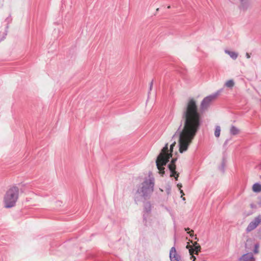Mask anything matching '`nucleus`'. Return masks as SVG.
Listing matches in <instances>:
<instances>
[{
    "instance_id": "obj_1",
    "label": "nucleus",
    "mask_w": 261,
    "mask_h": 261,
    "mask_svg": "<svg viewBox=\"0 0 261 261\" xmlns=\"http://www.w3.org/2000/svg\"><path fill=\"white\" fill-rule=\"evenodd\" d=\"M181 118L183 126L178 129L177 135L179 151L182 153L188 150L201 126V116L194 98H189L186 102Z\"/></svg>"
},
{
    "instance_id": "obj_2",
    "label": "nucleus",
    "mask_w": 261,
    "mask_h": 261,
    "mask_svg": "<svg viewBox=\"0 0 261 261\" xmlns=\"http://www.w3.org/2000/svg\"><path fill=\"white\" fill-rule=\"evenodd\" d=\"M176 142H174L170 147V149L168 148V144H166L165 146L162 149L160 153L158 155L155 163L158 169L159 170V173L163 176L164 173V166L169 161V159L172 156V152L173 151V148L175 146Z\"/></svg>"
},
{
    "instance_id": "obj_3",
    "label": "nucleus",
    "mask_w": 261,
    "mask_h": 261,
    "mask_svg": "<svg viewBox=\"0 0 261 261\" xmlns=\"http://www.w3.org/2000/svg\"><path fill=\"white\" fill-rule=\"evenodd\" d=\"M176 142H174L170 147V149L168 148V144H166L165 146L162 149L160 153L158 155L155 163L158 169L159 170V173L163 176L164 173V166L169 161V159L172 156V152L173 151V148L175 146Z\"/></svg>"
},
{
    "instance_id": "obj_4",
    "label": "nucleus",
    "mask_w": 261,
    "mask_h": 261,
    "mask_svg": "<svg viewBox=\"0 0 261 261\" xmlns=\"http://www.w3.org/2000/svg\"><path fill=\"white\" fill-rule=\"evenodd\" d=\"M154 180L151 177L146 179L140 186L136 193V198H149L153 191Z\"/></svg>"
},
{
    "instance_id": "obj_5",
    "label": "nucleus",
    "mask_w": 261,
    "mask_h": 261,
    "mask_svg": "<svg viewBox=\"0 0 261 261\" xmlns=\"http://www.w3.org/2000/svg\"><path fill=\"white\" fill-rule=\"evenodd\" d=\"M19 189L17 187L10 188L6 192L4 198L5 206L10 208L14 206L18 198Z\"/></svg>"
},
{
    "instance_id": "obj_6",
    "label": "nucleus",
    "mask_w": 261,
    "mask_h": 261,
    "mask_svg": "<svg viewBox=\"0 0 261 261\" xmlns=\"http://www.w3.org/2000/svg\"><path fill=\"white\" fill-rule=\"evenodd\" d=\"M176 160V158L172 159L170 163L168 165V166L171 172L170 177H174L175 179L177 180L179 176V173L175 171V162Z\"/></svg>"
},
{
    "instance_id": "obj_7",
    "label": "nucleus",
    "mask_w": 261,
    "mask_h": 261,
    "mask_svg": "<svg viewBox=\"0 0 261 261\" xmlns=\"http://www.w3.org/2000/svg\"><path fill=\"white\" fill-rule=\"evenodd\" d=\"M217 97V94L209 95L203 99L201 103V109L204 110L207 108L211 102Z\"/></svg>"
},
{
    "instance_id": "obj_8",
    "label": "nucleus",
    "mask_w": 261,
    "mask_h": 261,
    "mask_svg": "<svg viewBox=\"0 0 261 261\" xmlns=\"http://www.w3.org/2000/svg\"><path fill=\"white\" fill-rule=\"evenodd\" d=\"M261 222V215H259L255 217L254 219L252 221L246 228L248 232H250L254 229Z\"/></svg>"
},
{
    "instance_id": "obj_9",
    "label": "nucleus",
    "mask_w": 261,
    "mask_h": 261,
    "mask_svg": "<svg viewBox=\"0 0 261 261\" xmlns=\"http://www.w3.org/2000/svg\"><path fill=\"white\" fill-rule=\"evenodd\" d=\"M251 0H239V8L241 11H246L251 8Z\"/></svg>"
},
{
    "instance_id": "obj_10",
    "label": "nucleus",
    "mask_w": 261,
    "mask_h": 261,
    "mask_svg": "<svg viewBox=\"0 0 261 261\" xmlns=\"http://www.w3.org/2000/svg\"><path fill=\"white\" fill-rule=\"evenodd\" d=\"M171 261H182L180 256L177 253L175 247H172L170 251Z\"/></svg>"
},
{
    "instance_id": "obj_11",
    "label": "nucleus",
    "mask_w": 261,
    "mask_h": 261,
    "mask_svg": "<svg viewBox=\"0 0 261 261\" xmlns=\"http://www.w3.org/2000/svg\"><path fill=\"white\" fill-rule=\"evenodd\" d=\"M186 248L189 249V253L190 255L192 254H198V252L200 251L201 247L198 244L197 242H195L194 244V248L190 245H188Z\"/></svg>"
},
{
    "instance_id": "obj_12",
    "label": "nucleus",
    "mask_w": 261,
    "mask_h": 261,
    "mask_svg": "<svg viewBox=\"0 0 261 261\" xmlns=\"http://www.w3.org/2000/svg\"><path fill=\"white\" fill-rule=\"evenodd\" d=\"M255 258L251 253H246L242 255L239 259V261H255Z\"/></svg>"
},
{
    "instance_id": "obj_13",
    "label": "nucleus",
    "mask_w": 261,
    "mask_h": 261,
    "mask_svg": "<svg viewBox=\"0 0 261 261\" xmlns=\"http://www.w3.org/2000/svg\"><path fill=\"white\" fill-rule=\"evenodd\" d=\"M235 85V82L233 80L230 79L229 80L226 81L224 83V87L229 88V89H232L233 87Z\"/></svg>"
},
{
    "instance_id": "obj_14",
    "label": "nucleus",
    "mask_w": 261,
    "mask_h": 261,
    "mask_svg": "<svg viewBox=\"0 0 261 261\" xmlns=\"http://www.w3.org/2000/svg\"><path fill=\"white\" fill-rule=\"evenodd\" d=\"M229 132L231 135H237L240 134V130L237 127L231 125L230 127Z\"/></svg>"
},
{
    "instance_id": "obj_15",
    "label": "nucleus",
    "mask_w": 261,
    "mask_h": 261,
    "mask_svg": "<svg viewBox=\"0 0 261 261\" xmlns=\"http://www.w3.org/2000/svg\"><path fill=\"white\" fill-rule=\"evenodd\" d=\"M225 53L228 55L233 60H236L238 57V54L235 51L226 49L225 50Z\"/></svg>"
},
{
    "instance_id": "obj_16",
    "label": "nucleus",
    "mask_w": 261,
    "mask_h": 261,
    "mask_svg": "<svg viewBox=\"0 0 261 261\" xmlns=\"http://www.w3.org/2000/svg\"><path fill=\"white\" fill-rule=\"evenodd\" d=\"M252 191L255 193L261 192V185L258 183L254 184L252 186Z\"/></svg>"
},
{
    "instance_id": "obj_17",
    "label": "nucleus",
    "mask_w": 261,
    "mask_h": 261,
    "mask_svg": "<svg viewBox=\"0 0 261 261\" xmlns=\"http://www.w3.org/2000/svg\"><path fill=\"white\" fill-rule=\"evenodd\" d=\"M221 132V127L220 126H216L215 131V136L216 137L218 138L220 135Z\"/></svg>"
},
{
    "instance_id": "obj_18",
    "label": "nucleus",
    "mask_w": 261,
    "mask_h": 261,
    "mask_svg": "<svg viewBox=\"0 0 261 261\" xmlns=\"http://www.w3.org/2000/svg\"><path fill=\"white\" fill-rule=\"evenodd\" d=\"M259 248V245L258 244H256L254 246V249L253 250V251L255 253H258Z\"/></svg>"
},
{
    "instance_id": "obj_19",
    "label": "nucleus",
    "mask_w": 261,
    "mask_h": 261,
    "mask_svg": "<svg viewBox=\"0 0 261 261\" xmlns=\"http://www.w3.org/2000/svg\"><path fill=\"white\" fill-rule=\"evenodd\" d=\"M180 190V193L181 194V197L182 198V199L184 200H185V198L183 197V195H184V193L183 192V191L182 190Z\"/></svg>"
},
{
    "instance_id": "obj_20",
    "label": "nucleus",
    "mask_w": 261,
    "mask_h": 261,
    "mask_svg": "<svg viewBox=\"0 0 261 261\" xmlns=\"http://www.w3.org/2000/svg\"><path fill=\"white\" fill-rule=\"evenodd\" d=\"M189 233L190 234L191 237H193L194 236V231L193 230H191L189 232Z\"/></svg>"
},
{
    "instance_id": "obj_21",
    "label": "nucleus",
    "mask_w": 261,
    "mask_h": 261,
    "mask_svg": "<svg viewBox=\"0 0 261 261\" xmlns=\"http://www.w3.org/2000/svg\"><path fill=\"white\" fill-rule=\"evenodd\" d=\"M191 255V259H193V261H195V259H196V257H195V256H194L193 255V254H192V255Z\"/></svg>"
},
{
    "instance_id": "obj_22",
    "label": "nucleus",
    "mask_w": 261,
    "mask_h": 261,
    "mask_svg": "<svg viewBox=\"0 0 261 261\" xmlns=\"http://www.w3.org/2000/svg\"><path fill=\"white\" fill-rule=\"evenodd\" d=\"M177 186L179 188V190H180V188L182 187V185L181 184H177Z\"/></svg>"
},
{
    "instance_id": "obj_23",
    "label": "nucleus",
    "mask_w": 261,
    "mask_h": 261,
    "mask_svg": "<svg viewBox=\"0 0 261 261\" xmlns=\"http://www.w3.org/2000/svg\"><path fill=\"white\" fill-rule=\"evenodd\" d=\"M246 57H247L248 59H249V58H250V56L249 54H248V53H246Z\"/></svg>"
},
{
    "instance_id": "obj_24",
    "label": "nucleus",
    "mask_w": 261,
    "mask_h": 261,
    "mask_svg": "<svg viewBox=\"0 0 261 261\" xmlns=\"http://www.w3.org/2000/svg\"><path fill=\"white\" fill-rule=\"evenodd\" d=\"M152 85H153V82H152L150 83V89L152 88Z\"/></svg>"
},
{
    "instance_id": "obj_25",
    "label": "nucleus",
    "mask_w": 261,
    "mask_h": 261,
    "mask_svg": "<svg viewBox=\"0 0 261 261\" xmlns=\"http://www.w3.org/2000/svg\"><path fill=\"white\" fill-rule=\"evenodd\" d=\"M169 193H170V190L169 189V190H168V191H167V193H168V194H169Z\"/></svg>"
},
{
    "instance_id": "obj_26",
    "label": "nucleus",
    "mask_w": 261,
    "mask_h": 261,
    "mask_svg": "<svg viewBox=\"0 0 261 261\" xmlns=\"http://www.w3.org/2000/svg\"><path fill=\"white\" fill-rule=\"evenodd\" d=\"M189 230V228H186V231H187V230Z\"/></svg>"
}]
</instances>
